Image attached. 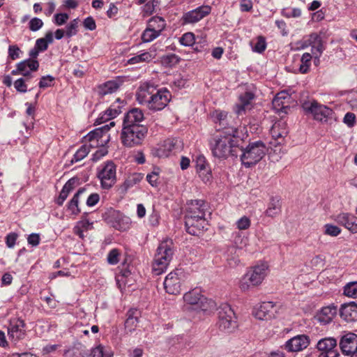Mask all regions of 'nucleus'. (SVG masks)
<instances>
[{
    "mask_svg": "<svg viewBox=\"0 0 357 357\" xmlns=\"http://www.w3.org/2000/svg\"><path fill=\"white\" fill-rule=\"evenodd\" d=\"M137 100L139 104L151 110L163 109L171 100V93L167 89H157L153 86L143 84L137 92Z\"/></svg>",
    "mask_w": 357,
    "mask_h": 357,
    "instance_id": "f257e3e1",
    "label": "nucleus"
},
{
    "mask_svg": "<svg viewBox=\"0 0 357 357\" xmlns=\"http://www.w3.org/2000/svg\"><path fill=\"white\" fill-rule=\"evenodd\" d=\"M236 130L233 128L228 131L220 132L211 141L213 155L220 159H225L229 155H237V139L235 137Z\"/></svg>",
    "mask_w": 357,
    "mask_h": 357,
    "instance_id": "f03ea898",
    "label": "nucleus"
},
{
    "mask_svg": "<svg viewBox=\"0 0 357 357\" xmlns=\"http://www.w3.org/2000/svg\"><path fill=\"white\" fill-rule=\"evenodd\" d=\"M174 256L173 243L167 239L162 241L157 248L156 253L152 263V271L159 275L164 273Z\"/></svg>",
    "mask_w": 357,
    "mask_h": 357,
    "instance_id": "7ed1b4c3",
    "label": "nucleus"
},
{
    "mask_svg": "<svg viewBox=\"0 0 357 357\" xmlns=\"http://www.w3.org/2000/svg\"><path fill=\"white\" fill-rule=\"evenodd\" d=\"M268 265L261 264L251 268L240 280L239 288L243 291L260 284L267 275Z\"/></svg>",
    "mask_w": 357,
    "mask_h": 357,
    "instance_id": "20e7f679",
    "label": "nucleus"
},
{
    "mask_svg": "<svg viewBox=\"0 0 357 357\" xmlns=\"http://www.w3.org/2000/svg\"><path fill=\"white\" fill-rule=\"evenodd\" d=\"M291 50L299 51L311 47V52L314 56H320L324 50V46L321 36L317 33H312L303 36L301 40L290 44Z\"/></svg>",
    "mask_w": 357,
    "mask_h": 357,
    "instance_id": "39448f33",
    "label": "nucleus"
},
{
    "mask_svg": "<svg viewBox=\"0 0 357 357\" xmlns=\"http://www.w3.org/2000/svg\"><path fill=\"white\" fill-rule=\"evenodd\" d=\"M148 129L146 126H123L121 132L122 144L128 148H132L141 145L147 135Z\"/></svg>",
    "mask_w": 357,
    "mask_h": 357,
    "instance_id": "423d86ee",
    "label": "nucleus"
},
{
    "mask_svg": "<svg viewBox=\"0 0 357 357\" xmlns=\"http://www.w3.org/2000/svg\"><path fill=\"white\" fill-rule=\"evenodd\" d=\"M218 329L224 333H231L238 327L236 316L228 304H222L218 308Z\"/></svg>",
    "mask_w": 357,
    "mask_h": 357,
    "instance_id": "0eeeda50",
    "label": "nucleus"
},
{
    "mask_svg": "<svg viewBox=\"0 0 357 357\" xmlns=\"http://www.w3.org/2000/svg\"><path fill=\"white\" fill-rule=\"evenodd\" d=\"M183 300L189 309L196 311H210L215 308V303L201 294L198 289H192L183 296Z\"/></svg>",
    "mask_w": 357,
    "mask_h": 357,
    "instance_id": "6e6552de",
    "label": "nucleus"
},
{
    "mask_svg": "<svg viewBox=\"0 0 357 357\" xmlns=\"http://www.w3.org/2000/svg\"><path fill=\"white\" fill-rule=\"evenodd\" d=\"M242 151L241 159L243 165L250 167L259 162L266 153L265 144L260 141L252 142Z\"/></svg>",
    "mask_w": 357,
    "mask_h": 357,
    "instance_id": "1a4fd4ad",
    "label": "nucleus"
},
{
    "mask_svg": "<svg viewBox=\"0 0 357 357\" xmlns=\"http://www.w3.org/2000/svg\"><path fill=\"white\" fill-rule=\"evenodd\" d=\"M186 278L183 269L176 268L170 272L165 278L164 287L169 294L176 295L181 292L182 283Z\"/></svg>",
    "mask_w": 357,
    "mask_h": 357,
    "instance_id": "9d476101",
    "label": "nucleus"
},
{
    "mask_svg": "<svg viewBox=\"0 0 357 357\" xmlns=\"http://www.w3.org/2000/svg\"><path fill=\"white\" fill-rule=\"evenodd\" d=\"M98 178L103 189L111 188L116 182V167L112 161H107L98 172Z\"/></svg>",
    "mask_w": 357,
    "mask_h": 357,
    "instance_id": "9b49d317",
    "label": "nucleus"
},
{
    "mask_svg": "<svg viewBox=\"0 0 357 357\" xmlns=\"http://www.w3.org/2000/svg\"><path fill=\"white\" fill-rule=\"evenodd\" d=\"M302 107L306 114H311L316 121H326L332 114V110L329 107L319 104L314 100L304 101Z\"/></svg>",
    "mask_w": 357,
    "mask_h": 357,
    "instance_id": "f8f14e48",
    "label": "nucleus"
},
{
    "mask_svg": "<svg viewBox=\"0 0 357 357\" xmlns=\"http://www.w3.org/2000/svg\"><path fill=\"white\" fill-rule=\"evenodd\" d=\"M110 135L102 128H96L84 137V142L89 148H102L109 142Z\"/></svg>",
    "mask_w": 357,
    "mask_h": 357,
    "instance_id": "ddd939ff",
    "label": "nucleus"
},
{
    "mask_svg": "<svg viewBox=\"0 0 357 357\" xmlns=\"http://www.w3.org/2000/svg\"><path fill=\"white\" fill-rule=\"evenodd\" d=\"M206 203L204 200H190L187 203L185 217H188V225L193 223L192 216L205 218Z\"/></svg>",
    "mask_w": 357,
    "mask_h": 357,
    "instance_id": "4468645a",
    "label": "nucleus"
},
{
    "mask_svg": "<svg viewBox=\"0 0 357 357\" xmlns=\"http://www.w3.org/2000/svg\"><path fill=\"white\" fill-rule=\"evenodd\" d=\"M337 340L333 337H325L318 341L316 348L319 354L314 353L313 355L317 357H336L337 353L335 348Z\"/></svg>",
    "mask_w": 357,
    "mask_h": 357,
    "instance_id": "2eb2a0df",
    "label": "nucleus"
},
{
    "mask_svg": "<svg viewBox=\"0 0 357 357\" xmlns=\"http://www.w3.org/2000/svg\"><path fill=\"white\" fill-rule=\"evenodd\" d=\"M26 335L25 324L20 318L11 319L8 326V335L13 342L24 338Z\"/></svg>",
    "mask_w": 357,
    "mask_h": 357,
    "instance_id": "dca6fc26",
    "label": "nucleus"
},
{
    "mask_svg": "<svg viewBox=\"0 0 357 357\" xmlns=\"http://www.w3.org/2000/svg\"><path fill=\"white\" fill-rule=\"evenodd\" d=\"M272 140L271 144L273 146L280 145L284 143L285 137L287 136V124L283 120L275 122L270 130Z\"/></svg>",
    "mask_w": 357,
    "mask_h": 357,
    "instance_id": "f3484780",
    "label": "nucleus"
},
{
    "mask_svg": "<svg viewBox=\"0 0 357 357\" xmlns=\"http://www.w3.org/2000/svg\"><path fill=\"white\" fill-rule=\"evenodd\" d=\"M276 306L272 302H263L257 306L254 312V316L259 320H268L275 317Z\"/></svg>",
    "mask_w": 357,
    "mask_h": 357,
    "instance_id": "a211bd4d",
    "label": "nucleus"
},
{
    "mask_svg": "<svg viewBox=\"0 0 357 357\" xmlns=\"http://www.w3.org/2000/svg\"><path fill=\"white\" fill-rule=\"evenodd\" d=\"M309 344L310 338L307 335H298L287 341L284 348L290 352H298L307 348Z\"/></svg>",
    "mask_w": 357,
    "mask_h": 357,
    "instance_id": "6ab92c4d",
    "label": "nucleus"
},
{
    "mask_svg": "<svg viewBox=\"0 0 357 357\" xmlns=\"http://www.w3.org/2000/svg\"><path fill=\"white\" fill-rule=\"evenodd\" d=\"M340 347L343 354L351 355L357 352V335L349 333L343 335L340 341Z\"/></svg>",
    "mask_w": 357,
    "mask_h": 357,
    "instance_id": "aec40b11",
    "label": "nucleus"
},
{
    "mask_svg": "<svg viewBox=\"0 0 357 357\" xmlns=\"http://www.w3.org/2000/svg\"><path fill=\"white\" fill-rule=\"evenodd\" d=\"M211 11L209 6H202L192 10L186 13L183 15V21L185 24H194L208 15Z\"/></svg>",
    "mask_w": 357,
    "mask_h": 357,
    "instance_id": "412c9836",
    "label": "nucleus"
},
{
    "mask_svg": "<svg viewBox=\"0 0 357 357\" xmlns=\"http://www.w3.org/2000/svg\"><path fill=\"white\" fill-rule=\"evenodd\" d=\"M180 146L181 141L178 139H167L158 144L155 155L160 158L167 157L172 151L179 149Z\"/></svg>",
    "mask_w": 357,
    "mask_h": 357,
    "instance_id": "4be33fe9",
    "label": "nucleus"
},
{
    "mask_svg": "<svg viewBox=\"0 0 357 357\" xmlns=\"http://www.w3.org/2000/svg\"><path fill=\"white\" fill-rule=\"evenodd\" d=\"M335 220L354 234L357 233V217L348 213L338 214Z\"/></svg>",
    "mask_w": 357,
    "mask_h": 357,
    "instance_id": "5701e85b",
    "label": "nucleus"
},
{
    "mask_svg": "<svg viewBox=\"0 0 357 357\" xmlns=\"http://www.w3.org/2000/svg\"><path fill=\"white\" fill-rule=\"evenodd\" d=\"M144 120L142 111L137 108L130 110L124 117L123 126H144L140 123Z\"/></svg>",
    "mask_w": 357,
    "mask_h": 357,
    "instance_id": "b1692460",
    "label": "nucleus"
},
{
    "mask_svg": "<svg viewBox=\"0 0 357 357\" xmlns=\"http://www.w3.org/2000/svg\"><path fill=\"white\" fill-rule=\"evenodd\" d=\"M193 223L192 226L188 225V217H185V225L187 232L193 236H199L205 229L207 225L206 218H197L192 216Z\"/></svg>",
    "mask_w": 357,
    "mask_h": 357,
    "instance_id": "393cba45",
    "label": "nucleus"
},
{
    "mask_svg": "<svg viewBox=\"0 0 357 357\" xmlns=\"http://www.w3.org/2000/svg\"><path fill=\"white\" fill-rule=\"evenodd\" d=\"M340 314L347 322L357 321V304L354 302L343 304L340 310Z\"/></svg>",
    "mask_w": 357,
    "mask_h": 357,
    "instance_id": "a878e982",
    "label": "nucleus"
},
{
    "mask_svg": "<svg viewBox=\"0 0 357 357\" xmlns=\"http://www.w3.org/2000/svg\"><path fill=\"white\" fill-rule=\"evenodd\" d=\"M290 98V96L285 91L278 93L272 102L273 108L278 112H287L286 109L289 108Z\"/></svg>",
    "mask_w": 357,
    "mask_h": 357,
    "instance_id": "bb28decb",
    "label": "nucleus"
},
{
    "mask_svg": "<svg viewBox=\"0 0 357 357\" xmlns=\"http://www.w3.org/2000/svg\"><path fill=\"white\" fill-rule=\"evenodd\" d=\"M336 314V307L329 305L322 307L320 312L317 314L315 318L320 324L325 325L330 323Z\"/></svg>",
    "mask_w": 357,
    "mask_h": 357,
    "instance_id": "cd10ccee",
    "label": "nucleus"
},
{
    "mask_svg": "<svg viewBox=\"0 0 357 357\" xmlns=\"http://www.w3.org/2000/svg\"><path fill=\"white\" fill-rule=\"evenodd\" d=\"M127 317L125 321V330L127 333H132L138 325L140 312L137 309H130L127 312Z\"/></svg>",
    "mask_w": 357,
    "mask_h": 357,
    "instance_id": "c85d7f7f",
    "label": "nucleus"
},
{
    "mask_svg": "<svg viewBox=\"0 0 357 357\" xmlns=\"http://www.w3.org/2000/svg\"><path fill=\"white\" fill-rule=\"evenodd\" d=\"M255 96L253 93L247 91L239 96L238 102L236 105L235 110L238 115H241L248 109L251 101L253 100Z\"/></svg>",
    "mask_w": 357,
    "mask_h": 357,
    "instance_id": "c756f323",
    "label": "nucleus"
},
{
    "mask_svg": "<svg viewBox=\"0 0 357 357\" xmlns=\"http://www.w3.org/2000/svg\"><path fill=\"white\" fill-rule=\"evenodd\" d=\"M123 82V78L120 77L116 80L108 81L98 86V93L101 96L112 93L118 89Z\"/></svg>",
    "mask_w": 357,
    "mask_h": 357,
    "instance_id": "7c9ffc66",
    "label": "nucleus"
},
{
    "mask_svg": "<svg viewBox=\"0 0 357 357\" xmlns=\"http://www.w3.org/2000/svg\"><path fill=\"white\" fill-rule=\"evenodd\" d=\"M281 212V203L278 198L273 197L266 211V215L268 217H275Z\"/></svg>",
    "mask_w": 357,
    "mask_h": 357,
    "instance_id": "2f4dec72",
    "label": "nucleus"
},
{
    "mask_svg": "<svg viewBox=\"0 0 357 357\" xmlns=\"http://www.w3.org/2000/svg\"><path fill=\"white\" fill-rule=\"evenodd\" d=\"M144 175L141 173H134L130 174L121 185L124 191H127L143 179Z\"/></svg>",
    "mask_w": 357,
    "mask_h": 357,
    "instance_id": "473e14b6",
    "label": "nucleus"
},
{
    "mask_svg": "<svg viewBox=\"0 0 357 357\" xmlns=\"http://www.w3.org/2000/svg\"><path fill=\"white\" fill-rule=\"evenodd\" d=\"M147 25L160 35L165 28L166 24L162 17L155 16L149 21Z\"/></svg>",
    "mask_w": 357,
    "mask_h": 357,
    "instance_id": "72a5a7b5",
    "label": "nucleus"
},
{
    "mask_svg": "<svg viewBox=\"0 0 357 357\" xmlns=\"http://www.w3.org/2000/svg\"><path fill=\"white\" fill-rule=\"evenodd\" d=\"M250 45L253 52L261 54L266 48V41L264 37L259 36L250 42Z\"/></svg>",
    "mask_w": 357,
    "mask_h": 357,
    "instance_id": "f704fd0d",
    "label": "nucleus"
},
{
    "mask_svg": "<svg viewBox=\"0 0 357 357\" xmlns=\"http://www.w3.org/2000/svg\"><path fill=\"white\" fill-rule=\"evenodd\" d=\"M85 191L84 188H80L70 200L68 204V209L73 214L77 215L80 212L78 207L79 198Z\"/></svg>",
    "mask_w": 357,
    "mask_h": 357,
    "instance_id": "c9c22d12",
    "label": "nucleus"
},
{
    "mask_svg": "<svg viewBox=\"0 0 357 357\" xmlns=\"http://www.w3.org/2000/svg\"><path fill=\"white\" fill-rule=\"evenodd\" d=\"M93 222H90L87 219L84 218L79 221L74 228L75 233L80 238H84L83 232L92 228Z\"/></svg>",
    "mask_w": 357,
    "mask_h": 357,
    "instance_id": "e433bc0d",
    "label": "nucleus"
},
{
    "mask_svg": "<svg viewBox=\"0 0 357 357\" xmlns=\"http://www.w3.org/2000/svg\"><path fill=\"white\" fill-rule=\"evenodd\" d=\"M153 59L151 53L148 52H143L138 55H136L128 61V64L133 65L140 62L150 61Z\"/></svg>",
    "mask_w": 357,
    "mask_h": 357,
    "instance_id": "4c0bfd02",
    "label": "nucleus"
},
{
    "mask_svg": "<svg viewBox=\"0 0 357 357\" xmlns=\"http://www.w3.org/2000/svg\"><path fill=\"white\" fill-rule=\"evenodd\" d=\"M237 252L238 250L235 248H231L228 250L227 261L231 267H235L240 263Z\"/></svg>",
    "mask_w": 357,
    "mask_h": 357,
    "instance_id": "58836bf2",
    "label": "nucleus"
},
{
    "mask_svg": "<svg viewBox=\"0 0 357 357\" xmlns=\"http://www.w3.org/2000/svg\"><path fill=\"white\" fill-rule=\"evenodd\" d=\"M212 116L215 123H219L220 128H226L227 113L224 111L215 110L213 112Z\"/></svg>",
    "mask_w": 357,
    "mask_h": 357,
    "instance_id": "ea45409f",
    "label": "nucleus"
},
{
    "mask_svg": "<svg viewBox=\"0 0 357 357\" xmlns=\"http://www.w3.org/2000/svg\"><path fill=\"white\" fill-rule=\"evenodd\" d=\"M160 36L155 31L147 25L142 34V40L144 43H150Z\"/></svg>",
    "mask_w": 357,
    "mask_h": 357,
    "instance_id": "a19ab883",
    "label": "nucleus"
},
{
    "mask_svg": "<svg viewBox=\"0 0 357 357\" xmlns=\"http://www.w3.org/2000/svg\"><path fill=\"white\" fill-rule=\"evenodd\" d=\"M89 153V147L87 144L82 146L77 152L74 154L73 158L71 160V162H77L84 159Z\"/></svg>",
    "mask_w": 357,
    "mask_h": 357,
    "instance_id": "79ce46f5",
    "label": "nucleus"
},
{
    "mask_svg": "<svg viewBox=\"0 0 357 357\" xmlns=\"http://www.w3.org/2000/svg\"><path fill=\"white\" fill-rule=\"evenodd\" d=\"M344 294L350 298H357V282H351L344 287Z\"/></svg>",
    "mask_w": 357,
    "mask_h": 357,
    "instance_id": "37998d69",
    "label": "nucleus"
},
{
    "mask_svg": "<svg viewBox=\"0 0 357 357\" xmlns=\"http://www.w3.org/2000/svg\"><path fill=\"white\" fill-rule=\"evenodd\" d=\"M281 15L287 18H296L301 15V10L298 8L287 7L282 9Z\"/></svg>",
    "mask_w": 357,
    "mask_h": 357,
    "instance_id": "c03bdc74",
    "label": "nucleus"
},
{
    "mask_svg": "<svg viewBox=\"0 0 357 357\" xmlns=\"http://www.w3.org/2000/svg\"><path fill=\"white\" fill-rule=\"evenodd\" d=\"M79 20L74 19L66 26V35L70 38L77 34Z\"/></svg>",
    "mask_w": 357,
    "mask_h": 357,
    "instance_id": "a18cd8bd",
    "label": "nucleus"
},
{
    "mask_svg": "<svg viewBox=\"0 0 357 357\" xmlns=\"http://www.w3.org/2000/svg\"><path fill=\"white\" fill-rule=\"evenodd\" d=\"M195 41V35L191 32L184 33L179 39L180 43L183 46H192Z\"/></svg>",
    "mask_w": 357,
    "mask_h": 357,
    "instance_id": "49530a36",
    "label": "nucleus"
},
{
    "mask_svg": "<svg viewBox=\"0 0 357 357\" xmlns=\"http://www.w3.org/2000/svg\"><path fill=\"white\" fill-rule=\"evenodd\" d=\"M250 225H251L250 219L247 216L241 217L236 222V227L239 230L248 229L250 227Z\"/></svg>",
    "mask_w": 357,
    "mask_h": 357,
    "instance_id": "de8ad7c7",
    "label": "nucleus"
},
{
    "mask_svg": "<svg viewBox=\"0 0 357 357\" xmlns=\"http://www.w3.org/2000/svg\"><path fill=\"white\" fill-rule=\"evenodd\" d=\"M43 26L42 20L38 17L32 18L29 22V27L32 31H37Z\"/></svg>",
    "mask_w": 357,
    "mask_h": 357,
    "instance_id": "09e8293b",
    "label": "nucleus"
},
{
    "mask_svg": "<svg viewBox=\"0 0 357 357\" xmlns=\"http://www.w3.org/2000/svg\"><path fill=\"white\" fill-rule=\"evenodd\" d=\"M325 234L331 236H337L341 232V229L335 225L326 224L324 226Z\"/></svg>",
    "mask_w": 357,
    "mask_h": 357,
    "instance_id": "8fccbe9b",
    "label": "nucleus"
},
{
    "mask_svg": "<svg viewBox=\"0 0 357 357\" xmlns=\"http://www.w3.org/2000/svg\"><path fill=\"white\" fill-rule=\"evenodd\" d=\"M69 18L67 13H56L54 16V23L58 26L64 24Z\"/></svg>",
    "mask_w": 357,
    "mask_h": 357,
    "instance_id": "3c124183",
    "label": "nucleus"
},
{
    "mask_svg": "<svg viewBox=\"0 0 357 357\" xmlns=\"http://www.w3.org/2000/svg\"><path fill=\"white\" fill-rule=\"evenodd\" d=\"M119 252L116 249L112 250L107 256V261L109 264H116L119 262Z\"/></svg>",
    "mask_w": 357,
    "mask_h": 357,
    "instance_id": "603ef678",
    "label": "nucleus"
},
{
    "mask_svg": "<svg viewBox=\"0 0 357 357\" xmlns=\"http://www.w3.org/2000/svg\"><path fill=\"white\" fill-rule=\"evenodd\" d=\"M179 61L180 58L178 57V56L174 54H168L163 59V61L167 63L169 66V67L178 64L179 63Z\"/></svg>",
    "mask_w": 357,
    "mask_h": 357,
    "instance_id": "864d4df0",
    "label": "nucleus"
},
{
    "mask_svg": "<svg viewBox=\"0 0 357 357\" xmlns=\"http://www.w3.org/2000/svg\"><path fill=\"white\" fill-rule=\"evenodd\" d=\"M158 172L155 171L152 172L151 174H149L146 176L147 181L153 187H157L158 185Z\"/></svg>",
    "mask_w": 357,
    "mask_h": 357,
    "instance_id": "5fc2aeb1",
    "label": "nucleus"
},
{
    "mask_svg": "<svg viewBox=\"0 0 357 357\" xmlns=\"http://www.w3.org/2000/svg\"><path fill=\"white\" fill-rule=\"evenodd\" d=\"M206 162L204 156L199 155L196 158V169L198 172L206 170Z\"/></svg>",
    "mask_w": 357,
    "mask_h": 357,
    "instance_id": "6e6d98bb",
    "label": "nucleus"
},
{
    "mask_svg": "<svg viewBox=\"0 0 357 357\" xmlns=\"http://www.w3.org/2000/svg\"><path fill=\"white\" fill-rule=\"evenodd\" d=\"M347 101L353 110H357V93L351 92L348 96Z\"/></svg>",
    "mask_w": 357,
    "mask_h": 357,
    "instance_id": "4d7b16f0",
    "label": "nucleus"
},
{
    "mask_svg": "<svg viewBox=\"0 0 357 357\" xmlns=\"http://www.w3.org/2000/svg\"><path fill=\"white\" fill-rule=\"evenodd\" d=\"M108 151L105 147L100 148L98 150L96 151L95 153L93 154L92 160L93 162L98 161L101 158L106 155Z\"/></svg>",
    "mask_w": 357,
    "mask_h": 357,
    "instance_id": "13d9d810",
    "label": "nucleus"
},
{
    "mask_svg": "<svg viewBox=\"0 0 357 357\" xmlns=\"http://www.w3.org/2000/svg\"><path fill=\"white\" fill-rule=\"evenodd\" d=\"M325 258L323 255H317L311 260V265L314 267H322L324 265Z\"/></svg>",
    "mask_w": 357,
    "mask_h": 357,
    "instance_id": "bf43d9fd",
    "label": "nucleus"
},
{
    "mask_svg": "<svg viewBox=\"0 0 357 357\" xmlns=\"http://www.w3.org/2000/svg\"><path fill=\"white\" fill-rule=\"evenodd\" d=\"M17 238V234H15V233L8 234L6 238V245L10 248H13L15 244Z\"/></svg>",
    "mask_w": 357,
    "mask_h": 357,
    "instance_id": "052dcab7",
    "label": "nucleus"
},
{
    "mask_svg": "<svg viewBox=\"0 0 357 357\" xmlns=\"http://www.w3.org/2000/svg\"><path fill=\"white\" fill-rule=\"evenodd\" d=\"M100 200V196L98 193L91 194L86 200V204L88 206H93Z\"/></svg>",
    "mask_w": 357,
    "mask_h": 357,
    "instance_id": "680f3d73",
    "label": "nucleus"
},
{
    "mask_svg": "<svg viewBox=\"0 0 357 357\" xmlns=\"http://www.w3.org/2000/svg\"><path fill=\"white\" fill-rule=\"evenodd\" d=\"M54 81V77L52 76H46L42 77L41 80L39 82V86L40 88H46L52 86V84Z\"/></svg>",
    "mask_w": 357,
    "mask_h": 357,
    "instance_id": "e2e57ef3",
    "label": "nucleus"
},
{
    "mask_svg": "<svg viewBox=\"0 0 357 357\" xmlns=\"http://www.w3.org/2000/svg\"><path fill=\"white\" fill-rule=\"evenodd\" d=\"M20 49L15 45L9 46L8 48V56L12 59H16L19 57Z\"/></svg>",
    "mask_w": 357,
    "mask_h": 357,
    "instance_id": "0e129e2a",
    "label": "nucleus"
},
{
    "mask_svg": "<svg viewBox=\"0 0 357 357\" xmlns=\"http://www.w3.org/2000/svg\"><path fill=\"white\" fill-rule=\"evenodd\" d=\"M313 56H314L312 54L304 53L301 57L302 64L300 66V67H310V62Z\"/></svg>",
    "mask_w": 357,
    "mask_h": 357,
    "instance_id": "69168bd1",
    "label": "nucleus"
},
{
    "mask_svg": "<svg viewBox=\"0 0 357 357\" xmlns=\"http://www.w3.org/2000/svg\"><path fill=\"white\" fill-rule=\"evenodd\" d=\"M240 8L243 12H248L252 8V2L251 0H242L240 3Z\"/></svg>",
    "mask_w": 357,
    "mask_h": 357,
    "instance_id": "338daca9",
    "label": "nucleus"
},
{
    "mask_svg": "<svg viewBox=\"0 0 357 357\" xmlns=\"http://www.w3.org/2000/svg\"><path fill=\"white\" fill-rule=\"evenodd\" d=\"M84 26L86 29L91 31H93L96 28V22L91 17H88L84 20Z\"/></svg>",
    "mask_w": 357,
    "mask_h": 357,
    "instance_id": "774afa93",
    "label": "nucleus"
}]
</instances>
